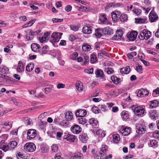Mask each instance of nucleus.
I'll list each match as a JSON object with an SVG mask.
<instances>
[{"label": "nucleus", "mask_w": 159, "mask_h": 159, "mask_svg": "<svg viewBox=\"0 0 159 159\" xmlns=\"http://www.w3.org/2000/svg\"><path fill=\"white\" fill-rule=\"evenodd\" d=\"M130 107L134 114L137 116H141L144 113L145 110L143 107L133 105Z\"/></svg>", "instance_id": "nucleus-1"}, {"label": "nucleus", "mask_w": 159, "mask_h": 159, "mask_svg": "<svg viewBox=\"0 0 159 159\" xmlns=\"http://www.w3.org/2000/svg\"><path fill=\"white\" fill-rule=\"evenodd\" d=\"M17 144V143L15 141H13L9 143L7 146L0 144V148L2 149L4 151L6 152L10 150L14 149Z\"/></svg>", "instance_id": "nucleus-2"}, {"label": "nucleus", "mask_w": 159, "mask_h": 159, "mask_svg": "<svg viewBox=\"0 0 159 159\" xmlns=\"http://www.w3.org/2000/svg\"><path fill=\"white\" fill-rule=\"evenodd\" d=\"M152 34L150 31L144 29L140 31L139 36L140 40H147L151 36Z\"/></svg>", "instance_id": "nucleus-3"}, {"label": "nucleus", "mask_w": 159, "mask_h": 159, "mask_svg": "<svg viewBox=\"0 0 159 159\" xmlns=\"http://www.w3.org/2000/svg\"><path fill=\"white\" fill-rule=\"evenodd\" d=\"M62 34V33L60 32L53 33L50 39V41L53 44L58 42L59 39H61Z\"/></svg>", "instance_id": "nucleus-4"}, {"label": "nucleus", "mask_w": 159, "mask_h": 159, "mask_svg": "<svg viewBox=\"0 0 159 159\" xmlns=\"http://www.w3.org/2000/svg\"><path fill=\"white\" fill-rule=\"evenodd\" d=\"M120 133L123 136H127L131 132V128L129 127L122 126L119 129Z\"/></svg>", "instance_id": "nucleus-5"}, {"label": "nucleus", "mask_w": 159, "mask_h": 159, "mask_svg": "<svg viewBox=\"0 0 159 159\" xmlns=\"http://www.w3.org/2000/svg\"><path fill=\"white\" fill-rule=\"evenodd\" d=\"M136 132L139 134L145 133L146 131V126L143 123H138L136 124Z\"/></svg>", "instance_id": "nucleus-6"}, {"label": "nucleus", "mask_w": 159, "mask_h": 159, "mask_svg": "<svg viewBox=\"0 0 159 159\" xmlns=\"http://www.w3.org/2000/svg\"><path fill=\"white\" fill-rule=\"evenodd\" d=\"M35 148V145L32 143H26L24 147V149L25 151L30 152H34Z\"/></svg>", "instance_id": "nucleus-7"}, {"label": "nucleus", "mask_w": 159, "mask_h": 159, "mask_svg": "<svg viewBox=\"0 0 159 159\" xmlns=\"http://www.w3.org/2000/svg\"><path fill=\"white\" fill-rule=\"evenodd\" d=\"M99 20L100 21L102 24H105L107 25H111V23L109 21L106 17L105 14L102 13L99 16Z\"/></svg>", "instance_id": "nucleus-8"}, {"label": "nucleus", "mask_w": 159, "mask_h": 159, "mask_svg": "<svg viewBox=\"0 0 159 159\" xmlns=\"http://www.w3.org/2000/svg\"><path fill=\"white\" fill-rule=\"evenodd\" d=\"M36 135V130L34 129H29L27 133V139H31L34 138Z\"/></svg>", "instance_id": "nucleus-9"}, {"label": "nucleus", "mask_w": 159, "mask_h": 159, "mask_svg": "<svg viewBox=\"0 0 159 159\" xmlns=\"http://www.w3.org/2000/svg\"><path fill=\"white\" fill-rule=\"evenodd\" d=\"M75 136L69 133H66L64 139L69 142H74L75 139Z\"/></svg>", "instance_id": "nucleus-10"}, {"label": "nucleus", "mask_w": 159, "mask_h": 159, "mask_svg": "<svg viewBox=\"0 0 159 159\" xmlns=\"http://www.w3.org/2000/svg\"><path fill=\"white\" fill-rule=\"evenodd\" d=\"M40 31L39 30L35 32H32L31 30H28L26 31H25V33H27L29 34H30V36H28V34L26 35V39L27 40H30L32 39L33 38L35 34L36 33V34H38L39 33H40Z\"/></svg>", "instance_id": "nucleus-11"}, {"label": "nucleus", "mask_w": 159, "mask_h": 159, "mask_svg": "<svg viewBox=\"0 0 159 159\" xmlns=\"http://www.w3.org/2000/svg\"><path fill=\"white\" fill-rule=\"evenodd\" d=\"M93 28L90 25L84 26L83 28L82 31L85 34H90L91 33Z\"/></svg>", "instance_id": "nucleus-12"}, {"label": "nucleus", "mask_w": 159, "mask_h": 159, "mask_svg": "<svg viewBox=\"0 0 159 159\" xmlns=\"http://www.w3.org/2000/svg\"><path fill=\"white\" fill-rule=\"evenodd\" d=\"M112 20L114 21L117 20L120 16V12L119 11H114L111 13Z\"/></svg>", "instance_id": "nucleus-13"}, {"label": "nucleus", "mask_w": 159, "mask_h": 159, "mask_svg": "<svg viewBox=\"0 0 159 159\" xmlns=\"http://www.w3.org/2000/svg\"><path fill=\"white\" fill-rule=\"evenodd\" d=\"M71 132L75 134H79L81 131V128L77 125H75L71 127Z\"/></svg>", "instance_id": "nucleus-14"}, {"label": "nucleus", "mask_w": 159, "mask_h": 159, "mask_svg": "<svg viewBox=\"0 0 159 159\" xmlns=\"http://www.w3.org/2000/svg\"><path fill=\"white\" fill-rule=\"evenodd\" d=\"M87 111L84 109H79L75 112V115L77 117H83L87 114Z\"/></svg>", "instance_id": "nucleus-15"}, {"label": "nucleus", "mask_w": 159, "mask_h": 159, "mask_svg": "<svg viewBox=\"0 0 159 159\" xmlns=\"http://www.w3.org/2000/svg\"><path fill=\"white\" fill-rule=\"evenodd\" d=\"M149 94V92L146 90L141 89L138 92L137 96L140 97H143L147 96Z\"/></svg>", "instance_id": "nucleus-16"}, {"label": "nucleus", "mask_w": 159, "mask_h": 159, "mask_svg": "<svg viewBox=\"0 0 159 159\" xmlns=\"http://www.w3.org/2000/svg\"><path fill=\"white\" fill-rule=\"evenodd\" d=\"M137 33L135 31H132L127 35L129 39L131 41L135 40L137 36Z\"/></svg>", "instance_id": "nucleus-17"}, {"label": "nucleus", "mask_w": 159, "mask_h": 159, "mask_svg": "<svg viewBox=\"0 0 159 159\" xmlns=\"http://www.w3.org/2000/svg\"><path fill=\"white\" fill-rule=\"evenodd\" d=\"M89 123L95 128H97L99 126V124L98 120L94 118L90 119L89 120Z\"/></svg>", "instance_id": "nucleus-18"}, {"label": "nucleus", "mask_w": 159, "mask_h": 159, "mask_svg": "<svg viewBox=\"0 0 159 159\" xmlns=\"http://www.w3.org/2000/svg\"><path fill=\"white\" fill-rule=\"evenodd\" d=\"M149 18L151 22H154L156 21L158 18V16L155 12H151L150 13Z\"/></svg>", "instance_id": "nucleus-19"}, {"label": "nucleus", "mask_w": 159, "mask_h": 159, "mask_svg": "<svg viewBox=\"0 0 159 159\" xmlns=\"http://www.w3.org/2000/svg\"><path fill=\"white\" fill-rule=\"evenodd\" d=\"M24 70V67L23 64L21 61H19L17 68H16V71L17 72L21 73L23 72Z\"/></svg>", "instance_id": "nucleus-20"}, {"label": "nucleus", "mask_w": 159, "mask_h": 159, "mask_svg": "<svg viewBox=\"0 0 159 159\" xmlns=\"http://www.w3.org/2000/svg\"><path fill=\"white\" fill-rule=\"evenodd\" d=\"M150 117L152 119L156 120L158 117L157 112L155 110H151L149 113Z\"/></svg>", "instance_id": "nucleus-21"}, {"label": "nucleus", "mask_w": 159, "mask_h": 159, "mask_svg": "<svg viewBox=\"0 0 159 159\" xmlns=\"http://www.w3.org/2000/svg\"><path fill=\"white\" fill-rule=\"evenodd\" d=\"M79 138L80 141L84 143H86L88 139V137L86 134L83 133L80 135Z\"/></svg>", "instance_id": "nucleus-22"}, {"label": "nucleus", "mask_w": 159, "mask_h": 159, "mask_svg": "<svg viewBox=\"0 0 159 159\" xmlns=\"http://www.w3.org/2000/svg\"><path fill=\"white\" fill-rule=\"evenodd\" d=\"M123 35V32L120 30H117L116 32V35H114L112 38L113 40H118L121 38Z\"/></svg>", "instance_id": "nucleus-23"}, {"label": "nucleus", "mask_w": 159, "mask_h": 159, "mask_svg": "<svg viewBox=\"0 0 159 159\" xmlns=\"http://www.w3.org/2000/svg\"><path fill=\"white\" fill-rule=\"evenodd\" d=\"M102 33L105 34L110 35L113 33V30L111 28L107 27L103 29Z\"/></svg>", "instance_id": "nucleus-24"}, {"label": "nucleus", "mask_w": 159, "mask_h": 159, "mask_svg": "<svg viewBox=\"0 0 159 159\" xmlns=\"http://www.w3.org/2000/svg\"><path fill=\"white\" fill-rule=\"evenodd\" d=\"M31 48L32 50L35 52H37L39 51L40 48V45L36 43H33L31 45Z\"/></svg>", "instance_id": "nucleus-25"}, {"label": "nucleus", "mask_w": 159, "mask_h": 159, "mask_svg": "<svg viewBox=\"0 0 159 159\" xmlns=\"http://www.w3.org/2000/svg\"><path fill=\"white\" fill-rule=\"evenodd\" d=\"M82 50L84 52H88L91 49V46L88 44L86 43H84L82 45Z\"/></svg>", "instance_id": "nucleus-26"}, {"label": "nucleus", "mask_w": 159, "mask_h": 159, "mask_svg": "<svg viewBox=\"0 0 159 159\" xmlns=\"http://www.w3.org/2000/svg\"><path fill=\"white\" fill-rule=\"evenodd\" d=\"M121 116L124 120H126L129 118L128 112L125 111H123L121 113Z\"/></svg>", "instance_id": "nucleus-27"}, {"label": "nucleus", "mask_w": 159, "mask_h": 159, "mask_svg": "<svg viewBox=\"0 0 159 159\" xmlns=\"http://www.w3.org/2000/svg\"><path fill=\"white\" fill-rule=\"evenodd\" d=\"M148 145L150 147L156 148L157 146V142L155 140H150L148 143Z\"/></svg>", "instance_id": "nucleus-28"}, {"label": "nucleus", "mask_w": 159, "mask_h": 159, "mask_svg": "<svg viewBox=\"0 0 159 159\" xmlns=\"http://www.w3.org/2000/svg\"><path fill=\"white\" fill-rule=\"evenodd\" d=\"M65 118L67 120H72L73 118L72 113L70 111H67L65 115Z\"/></svg>", "instance_id": "nucleus-29"}, {"label": "nucleus", "mask_w": 159, "mask_h": 159, "mask_svg": "<svg viewBox=\"0 0 159 159\" xmlns=\"http://www.w3.org/2000/svg\"><path fill=\"white\" fill-rule=\"evenodd\" d=\"M96 134L100 137H103L106 134L105 132L101 129H98L96 132Z\"/></svg>", "instance_id": "nucleus-30"}, {"label": "nucleus", "mask_w": 159, "mask_h": 159, "mask_svg": "<svg viewBox=\"0 0 159 159\" xmlns=\"http://www.w3.org/2000/svg\"><path fill=\"white\" fill-rule=\"evenodd\" d=\"M0 72L3 74H6L8 73L9 69L5 66H1L0 68Z\"/></svg>", "instance_id": "nucleus-31"}, {"label": "nucleus", "mask_w": 159, "mask_h": 159, "mask_svg": "<svg viewBox=\"0 0 159 159\" xmlns=\"http://www.w3.org/2000/svg\"><path fill=\"white\" fill-rule=\"evenodd\" d=\"M130 70V69L129 66H127L123 68L120 69V71L121 73L125 74H128Z\"/></svg>", "instance_id": "nucleus-32"}, {"label": "nucleus", "mask_w": 159, "mask_h": 159, "mask_svg": "<svg viewBox=\"0 0 159 159\" xmlns=\"http://www.w3.org/2000/svg\"><path fill=\"white\" fill-rule=\"evenodd\" d=\"M34 65L33 63L31 62L26 66V70L28 72L31 71L34 69Z\"/></svg>", "instance_id": "nucleus-33"}, {"label": "nucleus", "mask_w": 159, "mask_h": 159, "mask_svg": "<svg viewBox=\"0 0 159 159\" xmlns=\"http://www.w3.org/2000/svg\"><path fill=\"white\" fill-rule=\"evenodd\" d=\"M102 29L98 28L95 30V35L97 38H100L102 36Z\"/></svg>", "instance_id": "nucleus-34"}, {"label": "nucleus", "mask_w": 159, "mask_h": 159, "mask_svg": "<svg viewBox=\"0 0 159 159\" xmlns=\"http://www.w3.org/2000/svg\"><path fill=\"white\" fill-rule=\"evenodd\" d=\"M158 102L156 100L151 101V103L150 105V107L151 108H154L158 106Z\"/></svg>", "instance_id": "nucleus-35"}, {"label": "nucleus", "mask_w": 159, "mask_h": 159, "mask_svg": "<svg viewBox=\"0 0 159 159\" xmlns=\"http://www.w3.org/2000/svg\"><path fill=\"white\" fill-rule=\"evenodd\" d=\"M135 22L136 23L140 24L145 23L147 20V18L144 17L143 18H135Z\"/></svg>", "instance_id": "nucleus-36"}, {"label": "nucleus", "mask_w": 159, "mask_h": 159, "mask_svg": "<svg viewBox=\"0 0 159 159\" xmlns=\"http://www.w3.org/2000/svg\"><path fill=\"white\" fill-rule=\"evenodd\" d=\"M111 79L113 82L115 84H118L120 82V79L115 76H111Z\"/></svg>", "instance_id": "nucleus-37"}, {"label": "nucleus", "mask_w": 159, "mask_h": 159, "mask_svg": "<svg viewBox=\"0 0 159 159\" xmlns=\"http://www.w3.org/2000/svg\"><path fill=\"white\" fill-rule=\"evenodd\" d=\"M35 20H32L29 21L26 24H25L23 25L22 26V28H25L28 27L29 26H31L35 22Z\"/></svg>", "instance_id": "nucleus-38"}, {"label": "nucleus", "mask_w": 159, "mask_h": 159, "mask_svg": "<svg viewBox=\"0 0 159 159\" xmlns=\"http://www.w3.org/2000/svg\"><path fill=\"white\" fill-rule=\"evenodd\" d=\"M73 157L75 159H82L83 157V154L79 152L74 153Z\"/></svg>", "instance_id": "nucleus-39"}, {"label": "nucleus", "mask_w": 159, "mask_h": 159, "mask_svg": "<svg viewBox=\"0 0 159 159\" xmlns=\"http://www.w3.org/2000/svg\"><path fill=\"white\" fill-rule=\"evenodd\" d=\"M114 142L115 143H117L120 139V136L118 134H114L112 135Z\"/></svg>", "instance_id": "nucleus-40"}, {"label": "nucleus", "mask_w": 159, "mask_h": 159, "mask_svg": "<svg viewBox=\"0 0 159 159\" xmlns=\"http://www.w3.org/2000/svg\"><path fill=\"white\" fill-rule=\"evenodd\" d=\"M104 154L102 153H97L94 156L95 159H102L104 158Z\"/></svg>", "instance_id": "nucleus-41"}, {"label": "nucleus", "mask_w": 159, "mask_h": 159, "mask_svg": "<svg viewBox=\"0 0 159 159\" xmlns=\"http://www.w3.org/2000/svg\"><path fill=\"white\" fill-rule=\"evenodd\" d=\"M62 120V117L61 116H60L59 117H57L56 118L54 119L53 122L57 125H59Z\"/></svg>", "instance_id": "nucleus-42"}, {"label": "nucleus", "mask_w": 159, "mask_h": 159, "mask_svg": "<svg viewBox=\"0 0 159 159\" xmlns=\"http://www.w3.org/2000/svg\"><path fill=\"white\" fill-rule=\"evenodd\" d=\"M76 87L77 89L80 92L82 91L83 89V84L82 83H77L76 84Z\"/></svg>", "instance_id": "nucleus-43"}, {"label": "nucleus", "mask_w": 159, "mask_h": 159, "mask_svg": "<svg viewBox=\"0 0 159 159\" xmlns=\"http://www.w3.org/2000/svg\"><path fill=\"white\" fill-rule=\"evenodd\" d=\"M97 61L96 55L94 54H92L90 56V62L92 63H94Z\"/></svg>", "instance_id": "nucleus-44"}, {"label": "nucleus", "mask_w": 159, "mask_h": 159, "mask_svg": "<svg viewBox=\"0 0 159 159\" xmlns=\"http://www.w3.org/2000/svg\"><path fill=\"white\" fill-rule=\"evenodd\" d=\"M95 74L97 77H102L103 75V72L102 70H98L95 72Z\"/></svg>", "instance_id": "nucleus-45"}, {"label": "nucleus", "mask_w": 159, "mask_h": 159, "mask_svg": "<svg viewBox=\"0 0 159 159\" xmlns=\"http://www.w3.org/2000/svg\"><path fill=\"white\" fill-rule=\"evenodd\" d=\"M120 19L121 21L124 22L126 21L128 19V17L127 15L125 14H123L121 15L120 14Z\"/></svg>", "instance_id": "nucleus-46"}, {"label": "nucleus", "mask_w": 159, "mask_h": 159, "mask_svg": "<svg viewBox=\"0 0 159 159\" xmlns=\"http://www.w3.org/2000/svg\"><path fill=\"white\" fill-rule=\"evenodd\" d=\"M98 54L99 56L103 57L104 56H107V53L103 50L99 51Z\"/></svg>", "instance_id": "nucleus-47"}, {"label": "nucleus", "mask_w": 159, "mask_h": 159, "mask_svg": "<svg viewBox=\"0 0 159 159\" xmlns=\"http://www.w3.org/2000/svg\"><path fill=\"white\" fill-rule=\"evenodd\" d=\"M84 65H86L89 63V57L88 55L86 54L84 55Z\"/></svg>", "instance_id": "nucleus-48"}, {"label": "nucleus", "mask_w": 159, "mask_h": 159, "mask_svg": "<svg viewBox=\"0 0 159 159\" xmlns=\"http://www.w3.org/2000/svg\"><path fill=\"white\" fill-rule=\"evenodd\" d=\"M91 111L95 114H98L100 112V110L97 107L95 106L92 107Z\"/></svg>", "instance_id": "nucleus-49"}, {"label": "nucleus", "mask_w": 159, "mask_h": 159, "mask_svg": "<svg viewBox=\"0 0 159 159\" xmlns=\"http://www.w3.org/2000/svg\"><path fill=\"white\" fill-rule=\"evenodd\" d=\"M108 147L105 145H102L101 148V151L104 154H106L107 151V150Z\"/></svg>", "instance_id": "nucleus-50"}, {"label": "nucleus", "mask_w": 159, "mask_h": 159, "mask_svg": "<svg viewBox=\"0 0 159 159\" xmlns=\"http://www.w3.org/2000/svg\"><path fill=\"white\" fill-rule=\"evenodd\" d=\"M78 120L80 124L82 125H84L86 122V120L85 119L82 117H81L80 118H78Z\"/></svg>", "instance_id": "nucleus-51"}, {"label": "nucleus", "mask_w": 159, "mask_h": 159, "mask_svg": "<svg viewBox=\"0 0 159 159\" xmlns=\"http://www.w3.org/2000/svg\"><path fill=\"white\" fill-rule=\"evenodd\" d=\"M52 150L53 152H57L58 148V146L57 144H53L51 147Z\"/></svg>", "instance_id": "nucleus-52"}, {"label": "nucleus", "mask_w": 159, "mask_h": 159, "mask_svg": "<svg viewBox=\"0 0 159 159\" xmlns=\"http://www.w3.org/2000/svg\"><path fill=\"white\" fill-rule=\"evenodd\" d=\"M67 121V120H63V121H61L59 125L65 127H67L68 124V122Z\"/></svg>", "instance_id": "nucleus-53"}, {"label": "nucleus", "mask_w": 159, "mask_h": 159, "mask_svg": "<svg viewBox=\"0 0 159 159\" xmlns=\"http://www.w3.org/2000/svg\"><path fill=\"white\" fill-rule=\"evenodd\" d=\"M153 137L155 139H159V131H156L154 132L153 133Z\"/></svg>", "instance_id": "nucleus-54"}, {"label": "nucleus", "mask_w": 159, "mask_h": 159, "mask_svg": "<svg viewBox=\"0 0 159 159\" xmlns=\"http://www.w3.org/2000/svg\"><path fill=\"white\" fill-rule=\"evenodd\" d=\"M16 156L18 159H26L25 157L20 152L17 153Z\"/></svg>", "instance_id": "nucleus-55"}, {"label": "nucleus", "mask_w": 159, "mask_h": 159, "mask_svg": "<svg viewBox=\"0 0 159 159\" xmlns=\"http://www.w3.org/2000/svg\"><path fill=\"white\" fill-rule=\"evenodd\" d=\"M52 89L51 87H47L45 88L44 89V93L46 94H47L48 93L51 92L52 90Z\"/></svg>", "instance_id": "nucleus-56"}, {"label": "nucleus", "mask_w": 159, "mask_h": 159, "mask_svg": "<svg viewBox=\"0 0 159 159\" xmlns=\"http://www.w3.org/2000/svg\"><path fill=\"white\" fill-rule=\"evenodd\" d=\"M152 94L154 97H156L157 96V95L159 94V88L158 87L153 91Z\"/></svg>", "instance_id": "nucleus-57"}, {"label": "nucleus", "mask_w": 159, "mask_h": 159, "mask_svg": "<svg viewBox=\"0 0 159 159\" xmlns=\"http://www.w3.org/2000/svg\"><path fill=\"white\" fill-rule=\"evenodd\" d=\"M133 12L137 16L140 15L141 14V11L140 9H135L133 11Z\"/></svg>", "instance_id": "nucleus-58"}, {"label": "nucleus", "mask_w": 159, "mask_h": 159, "mask_svg": "<svg viewBox=\"0 0 159 159\" xmlns=\"http://www.w3.org/2000/svg\"><path fill=\"white\" fill-rule=\"evenodd\" d=\"M3 125L6 126H8V129H10L12 126V124L11 122L8 121L4 122Z\"/></svg>", "instance_id": "nucleus-59"}, {"label": "nucleus", "mask_w": 159, "mask_h": 159, "mask_svg": "<svg viewBox=\"0 0 159 159\" xmlns=\"http://www.w3.org/2000/svg\"><path fill=\"white\" fill-rule=\"evenodd\" d=\"M105 71L107 72V73L109 74H112L113 72V70L111 68L108 67L106 68Z\"/></svg>", "instance_id": "nucleus-60"}, {"label": "nucleus", "mask_w": 159, "mask_h": 159, "mask_svg": "<svg viewBox=\"0 0 159 159\" xmlns=\"http://www.w3.org/2000/svg\"><path fill=\"white\" fill-rule=\"evenodd\" d=\"M99 107L102 111L105 112L107 110V107L105 105H99Z\"/></svg>", "instance_id": "nucleus-61"}, {"label": "nucleus", "mask_w": 159, "mask_h": 159, "mask_svg": "<svg viewBox=\"0 0 159 159\" xmlns=\"http://www.w3.org/2000/svg\"><path fill=\"white\" fill-rule=\"evenodd\" d=\"M78 56V53L76 52H75L71 55V59L73 60H75L76 59V57Z\"/></svg>", "instance_id": "nucleus-62"}, {"label": "nucleus", "mask_w": 159, "mask_h": 159, "mask_svg": "<svg viewBox=\"0 0 159 159\" xmlns=\"http://www.w3.org/2000/svg\"><path fill=\"white\" fill-rule=\"evenodd\" d=\"M70 28L71 30L75 31H78L79 28V27L78 26L75 25H71Z\"/></svg>", "instance_id": "nucleus-63"}, {"label": "nucleus", "mask_w": 159, "mask_h": 159, "mask_svg": "<svg viewBox=\"0 0 159 159\" xmlns=\"http://www.w3.org/2000/svg\"><path fill=\"white\" fill-rule=\"evenodd\" d=\"M48 47L47 46H44L42 48V51L43 54H45L48 51Z\"/></svg>", "instance_id": "nucleus-64"}]
</instances>
